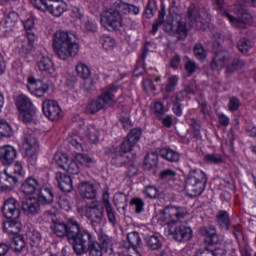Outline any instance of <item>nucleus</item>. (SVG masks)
I'll return each instance as SVG.
<instances>
[{
	"instance_id": "1",
	"label": "nucleus",
	"mask_w": 256,
	"mask_h": 256,
	"mask_svg": "<svg viewBox=\"0 0 256 256\" xmlns=\"http://www.w3.org/2000/svg\"><path fill=\"white\" fill-rule=\"evenodd\" d=\"M189 215L186 207L183 206H166L158 215V221L162 225H168L170 235H173L174 239L179 242L190 241L193 237V230L191 227L179 224L178 221L185 219Z\"/></svg>"
},
{
	"instance_id": "2",
	"label": "nucleus",
	"mask_w": 256,
	"mask_h": 256,
	"mask_svg": "<svg viewBox=\"0 0 256 256\" xmlns=\"http://www.w3.org/2000/svg\"><path fill=\"white\" fill-rule=\"evenodd\" d=\"M55 217H57V211L53 210H46L42 215V218L48 223L51 221L50 229L54 235H56V237H60L61 239L67 237L69 243L72 245V247H74L85 230L81 229L79 222L73 218H70L65 222L62 219Z\"/></svg>"
},
{
	"instance_id": "3",
	"label": "nucleus",
	"mask_w": 256,
	"mask_h": 256,
	"mask_svg": "<svg viewBox=\"0 0 256 256\" xmlns=\"http://www.w3.org/2000/svg\"><path fill=\"white\" fill-rule=\"evenodd\" d=\"M183 17L179 14H176L172 17L170 22L165 24V31L167 33H177L178 39L183 40L187 37L189 28L195 27L196 29H203V17L199 12V8L195 5H191L188 8V26L185 23H182Z\"/></svg>"
},
{
	"instance_id": "4",
	"label": "nucleus",
	"mask_w": 256,
	"mask_h": 256,
	"mask_svg": "<svg viewBox=\"0 0 256 256\" xmlns=\"http://www.w3.org/2000/svg\"><path fill=\"white\" fill-rule=\"evenodd\" d=\"M2 213L6 219L3 223V231L8 235H19L21 231V209H19V202L15 198H8L2 206Z\"/></svg>"
},
{
	"instance_id": "5",
	"label": "nucleus",
	"mask_w": 256,
	"mask_h": 256,
	"mask_svg": "<svg viewBox=\"0 0 256 256\" xmlns=\"http://www.w3.org/2000/svg\"><path fill=\"white\" fill-rule=\"evenodd\" d=\"M54 51L59 59L67 61L70 57H77L79 44L73 41L68 32H57L53 40Z\"/></svg>"
},
{
	"instance_id": "6",
	"label": "nucleus",
	"mask_w": 256,
	"mask_h": 256,
	"mask_svg": "<svg viewBox=\"0 0 256 256\" xmlns=\"http://www.w3.org/2000/svg\"><path fill=\"white\" fill-rule=\"evenodd\" d=\"M73 250L76 255L89 253V256H103L101 244L93 240V235L87 230H84L83 233L80 234V239L74 244Z\"/></svg>"
},
{
	"instance_id": "7",
	"label": "nucleus",
	"mask_w": 256,
	"mask_h": 256,
	"mask_svg": "<svg viewBox=\"0 0 256 256\" xmlns=\"http://www.w3.org/2000/svg\"><path fill=\"white\" fill-rule=\"evenodd\" d=\"M77 211L80 215H84V217L90 221L94 229L101 227L103 224L105 208L103 205H101V203H99V201L95 200L87 203L85 206H79Z\"/></svg>"
},
{
	"instance_id": "8",
	"label": "nucleus",
	"mask_w": 256,
	"mask_h": 256,
	"mask_svg": "<svg viewBox=\"0 0 256 256\" xmlns=\"http://www.w3.org/2000/svg\"><path fill=\"white\" fill-rule=\"evenodd\" d=\"M207 185V175L202 170L190 171L185 183V189L190 197H199L205 191Z\"/></svg>"
},
{
	"instance_id": "9",
	"label": "nucleus",
	"mask_w": 256,
	"mask_h": 256,
	"mask_svg": "<svg viewBox=\"0 0 256 256\" xmlns=\"http://www.w3.org/2000/svg\"><path fill=\"white\" fill-rule=\"evenodd\" d=\"M100 22L102 27L107 29V31H117L119 27L125 25L121 12L115 8L102 11Z\"/></svg>"
},
{
	"instance_id": "10",
	"label": "nucleus",
	"mask_w": 256,
	"mask_h": 256,
	"mask_svg": "<svg viewBox=\"0 0 256 256\" xmlns=\"http://www.w3.org/2000/svg\"><path fill=\"white\" fill-rule=\"evenodd\" d=\"M36 39L35 34L29 33V36L22 35L14 40V47L21 57L27 58L28 55H31Z\"/></svg>"
},
{
	"instance_id": "11",
	"label": "nucleus",
	"mask_w": 256,
	"mask_h": 256,
	"mask_svg": "<svg viewBox=\"0 0 256 256\" xmlns=\"http://www.w3.org/2000/svg\"><path fill=\"white\" fill-rule=\"evenodd\" d=\"M23 149L28 157V161L31 165H35L37 163V151L39 150L37 138L29 133L24 134Z\"/></svg>"
},
{
	"instance_id": "12",
	"label": "nucleus",
	"mask_w": 256,
	"mask_h": 256,
	"mask_svg": "<svg viewBox=\"0 0 256 256\" xmlns=\"http://www.w3.org/2000/svg\"><path fill=\"white\" fill-rule=\"evenodd\" d=\"M42 111L50 121H59L63 117V109L55 100H45L42 103Z\"/></svg>"
},
{
	"instance_id": "13",
	"label": "nucleus",
	"mask_w": 256,
	"mask_h": 256,
	"mask_svg": "<svg viewBox=\"0 0 256 256\" xmlns=\"http://www.w3.org/2000/svg\"><path fill=\"white\" fill-rule=\"evenodd\" d=\"M224 17L228 19L233 27L236 29H243L247 23H251V14L247 10H242L238 12V18L231 16L229 13H225Z\"/></svg>"
},
{
	"instance_id": "14",
	"label": "nucleus",
	"mask_w": 256,
	"mask_h": 256,
	"mask_svg": "<svg viewBox=\"0 0 256 256\" xmlns=\"http://www.w3.org/2000/svg\"><path fill=\"white\" fill-rule=\"evenodd\" d=\"M22 211L27 217H36L41 213V203L36 198L26 199L22 202Z\"/></svg>"
},
{
	"instance_id": "15",
	"label": "nucleus",
	"mask_w": 256,
	"mask_h": 256,
	"mask_svg": "<svg viewBox=\"0 0 256 256\" xmlns=\"http://www.w3.org/2000/svg\"><path fill=\"white\" fill-rule=\"evenodd\" d=\"M18 182L19 180L17 179V176L9 174L7 169L0 172L1 191H13V189H15V185H17Z\"/></svg>"
},
{
	"instance_id": "16",
	"label": "nucleus",
	"mask_w": 256,
	"mask_h": 256,
	"mask_svg": "<svg viewBox=\"0 0 256 256\" xmlns=\"http://www.w3.org/2000/svg\"><path fill=\"white\" fill-rule=\"evenodd\" d=\"M17 159V150L11 145L0 147V162L2 165H11Z\"/></svg>"
},
{
	"instance_id": "17",
	"label": "nucleus",
	"mask_w": 256,
	"mask_h": 256,
	"mask_svg": "<svg viewBox=\"0 0 256 256\" xmlns=\"http://www.w3.org/2000/svg\"><path fill=\"white\" fill-rule=\"evenodd\" d=\"M28 91L35 95L36 97H43L47 91H49V86L47 84H43V82L39 80H35L34 78H28Z\"/></svg>"
},
{
	"instance_id": "18",
	"label": "nucleus",
	"mask_w": 256,
	"mask_h": 256,
	"mask_svg": "<svg viewBox=\"0 0 256 256\" xmlns=\"http://www.w3.org/2000/svg\"><path fill=\"white\" fill-rule=\"evenodd\" d=\"M37 67L44 75H55V64L47 55H41L39 57Z\"/></svg>"
},
{
	"instance_id": "19",
	"label": "nucleus",
	"mask_w": 256,
	"mask_h": 256,
	"mask_svg": "<svg viewBox=\"0 0 256 256\" xmlns=\"http://www.w3.org/2000/svg\"><path fill=\"white\" fill-rule=\"evenodd\" d=\"M200 234L205 237V242L208 245H217L219 242V234H217V228L215 226H205L200 228Z\"/></svg>"
},
{
	"instance_id": "20",
	"label": "nucleus",
	"mask_w": 256,
	"mask_h": 256,
	"mask_svg": "<svg viewBox=\"0 0 256 256\" xmlns=\"http://www.w3.org/2000/svg\"><path fill=\"white\" fill-rule=\"evenodd\" d=\"M39 189H41V184L38 179L33 177H28L21 185V191L24 195H34Z\"/></svg>"
},
{
	"instance_id": "21",
	"label": "nucleus",
	"mask_w": 256,
	"mask_h": 256,
	"mask_svg": "<svg viewBox=\"0 0 256 256\" xmlns=\"http://www.w3.org/2000/svg\"><path fill=\"white\" fill-rule=\"evenodd\" d=\"M56 181L58 182L59 188L64 193H71L73 191V179L67 174L56 172Z\"/></svg>"
},
{
	"instance_id": "22",
	"label": "nucleus",
	"mask_w": 256,
	"mask_h": 256,
	"mask_svg": "<svg viewBox=\"0 0 256 256\" xmlns=\"http://www.w3.org/2000/svg\"><path fill=\"white\" fill-rule=\"evenodd\" d=\"M78 193L84 199H95L97 197V190H95V185L91 182H82L78 186Z\"/></svg>"
},
{
	"instance_id": "23",
	"label": "nucleus",
	"mask_w": 256,
	"mask_h": 256,
	"mask_svg": "<svg viewBox=\"0 0 256 256\" xmlns=\"http://www.w3.org/2000/svg\"><path fill=\"white\" fill-rule=\"evenodd\" d=\"M17 21H19V14L15 11H11L5 14L1 21V26L6 29V31L11 32L15 29Z\"/></svg>"
},
{
	"instance_id": "24",
	"label": "nucleus",
	"mask_w": 256,
	"mask_h": 256,
	"mask_svg": "<svg viewBox=\"0 0 256 256\" xmlns=\"http://www.w3.org/2000/svg\"><path fill=\"white\" fill-rule=\"evenodd\" d=\"M118 89L117 86H111L98 97V101H100L102 107L113 105V103H115V93H117Z\"/></svg>"
},
{
	"instance_id": "25",
	"label": "nucleus",
	"mask_w": 256,
	"mask_h": 256,
	"mask_svg": "<svg viewBox=\"0 0 256 256\" xmlns=\"http://www.w3.org/2000/svg\"><path fill=\"white\" fill-rule=\"evenodd\" d=\"M38 202L43 205H51L53 203V199H55V195L53 194V190L47 187H41L38 190Z\"/></svg>"
},
{
	"instance_id": "26",
	"label": "nucleus",
	"mask_w": 256,
	"mask_h": 256,
	"mask_svg": "<svg viewBox=\"0 0 256 256\" xmlns=\"http://www.w3.org/2000/svg\"><path fill=\"white\" fill-rule=\"evenodd\" d=\"M216 221L222 231H229V229H231V217L229 216V212L220 210L216 215Z\"/></svg>"
},
{
	"instance_id": "27",
	"label": "nucleus",
	"mask_w": 256,
	"mask_h": 256,
	"mask_svg": "<svg viewBox=\"0 0 256 256\" xmlns=\"http://www.w3.org/2000/svg\"><path fill=\"white\" fill-rule=\"evenodd\" d=\"M227 59V53H225L224 51L217 52L211 62V69H213V71H221V69L225 67Z\"/></svg>"
},
{
	"instance_id": "28",
	"label": "nucleus",
	"mask_w": 256,
	"mask_h": 256,
	"mask_svg": "<svg viewBox=\"0 0 256 256\" xmlns=\"http://www.w3.org/2000/svg\"><path fill=\"white\" fill-rule=\"evenodd\" d=\"M16 107L19 112L27 111L29 109H35V106H33V102L25 94H20L16 98Z\"/></svg>"
},
{
	"instance_id": "29",
	"label": "nucleus",
	"mask_w": 256,
	"mask_h": 256,
	"mask_svg": "<svg viewBox=\"0 0 256 256\" xmlns=\"http://www.w3.org/2000/svg\"><path fill=\"white\" fill-rule=\"evenodd\" d=\"M160 157L169 161V163H177L179 159H181V155H179L177 151L169 148L160 150Z\"/></svg>"
},
{
	"instance_id": "30",
	"label": "nucleus",
	"mask_w": 256,
	"mask_h": 256,
	"mask_svg": "<svg viewBox=\"0 0 256 256\" xmlns=\"http://www.w3.org/2000/svg\"><path fill=\"white\" fill-rule=\"evenodd\" d=\"M159 163V155L155 152H150L144 159V169L151 171V169H156Z\"/></svg>"
},
{
	"instance_id": "31",
	"label": "nucleus",
	"mask_w": 256,
	"mask_h": 256,
	"mask_svg": "<svg viewBox=\"0 0 256 256\" xmlns=\"http://www.w3.org/2000/svg\"><path fill=\"white\" fill-rule=\"evenodd\" d=\"M37 115L35 108H30L28 110H21L19 112V120L23 123H33L35 121V117Z\"/></svg>"
},
{
	"instance_id": "32",
	"label": "nucleus",
	"mask_w": 256,
	"mask_h": 256,
	"mask_svg": "<svg viewBox=\"0 0 256 256\" xmlns=\"http://www.w3.org/2000/svg\"><path fill=\"white\" fill-rule=\"evenodd\" d=\"M145 243L147 247L151 249V251H159V249L163 247V242L155 235L146 236Z\"/></svg>"
},
{
	"instance_id": "33",
	"label": "nucleus",
	"mask_w": 256,
	"mask_h": 256,
	"mask_svg": "<svg viewBox=\"0 0 256 256\" xmlns=\"http://www.w3.org/2000/svg\"><path fill=\"white\" fill-rule=\"evenodd\" d=\"M74 158L80 167H92V165H95V160L88 154L78 153Z\"/></svg>"
},
{
	"instance_id": "34",
	"label": "nucleus",
	"mask_w": 256,
	"mask_h": 256,
	"mask_svg": "<svg viewBox=\"0 0 256 256\" xmlns=\"http://www.w3.org/2000/svg\"><path fill=\"white\" fill-rule=\"evenodd\" d=\"M111 163L115 165V167H123V165L129 163V157L119 150L117 153L113 154Z\"/></svg>"
},
{
	"instance_id": "35",
	"label": "nucleus",
	"mask_w": 256,
	"mask_h": 256,
	"mask_svg": "<svg viewBox=\"0 0 256 256\" xmlns=\"http://www.w3.org/2000/svg\"><path fill=\"white\" fill-rule=\"evenodd\" d=\"M67 10V3H65L63 0L52 6L51 8H48L46 11H49L51 15L54 17H61L63 13Z\"/></svg>"
},
{
	"instance_id": "36",
	"label": "nucleus",
	"mask_w": 256,
	"mask_h": 256,
	"mask_svg": "<svg viewBox=\"0 0 256 256\" xmlns=\"http://www.w3.org/2000/svg\"><path fill=\"white\" fill-rule=\"evenodd\" d=\"M114 205L117 209H127V194L123 192H118L114 195Z\"/></svg>"
},
{
	"instance_id": "37",
	"label": "nucleus",
	"mask_w": 256,
	"mask_h": 256,
	"mask_svg": "<svg viewBox=\"0 0 256 256\" xmlns=\"http://www.w3.org/2000/svg\"><path fill=\"white\" fill-rule=\"evenodd\" d=\"M99 241L103 249H106V251H110V253H113V238L109 237V235L105 233H100Z\"/></svg>"
},
{
	"instance_id": "38",
	"label": "nucleus",
	"mask_w": 256,
	"mask_h": 256,
	"mask_svg": "<svg viewBox=\"0 0 256 256\" xmlns=\"http://www.w3.org/2000/svg\"><path fill=\"white\" fill-rule=\"evenodd\" d=\"M127 239L128 243L132 246L130 251L137 249L136 247H139L142 243L141 236H139V233L136 231L128 233Z\"/></svg>"
},
{
	"instance_id": "39",
	"label": "nucleus",
	"mask_w": 256,
	"mask_h": 256,
	"mask_svg": "<svg viewBox=\"0 0 256 256\" xmlns=\"http://www.w3.org/2000/svg\"><path fill=\"white\" fill-rule=\"evenodd\" d=\"M103 108V104L100 102L99 99L93 100L87 104L86 113H88L89 115H94V113L101 111V109Z\"/></svg>"
},
{
	"instance_id": "40",
	"label": "nucleus",
	"mask_w": 256,
	"mask_h": 256,
	"mask_svg": "<svg viewBox=\"0 0 256 256\" xmlns=\"http://www.w3.org/2000/svg\"><path fill=\"white\" fill-rule=\"evenodd\" d=\"M130 207L135 210V213H143L145 211V201L141 198H132L130 201Z\"/></svg>"
},
{
	"instance_id": "41",
	"label": "nucleus",
	"mask_w": 256,
	"mask_h": 256,
	"mask_svg": "<svg viewBox=\"0 0 256 256\" xmlns=\"http://www.w3.org/2000/svg\"><path fill=\"white\" fill-rule=\"evenodd\" d=\"M76 72L78 77H81L82 79H89L91 75V71L89 70V67H87L84 63L79 62L76 65Z\"/></svg>"
},
{
	"instance_id": "42",
	"label": "nucleus",
	"mask_w": 256,
	"mask_h": 256,
	"mask_svg": "<svg viewBox=\"0 0 256 256\" xmlns=\"http://www.w3.org/2000/svg\"><path fill=\"white\" fill-rule=\"evenodd\" d=\"M141 135H142L141 128H134L128 133V135L126 136V139L130 141V143L137 145V143H139V139H141Z\"/></svg>"
},
{
	"instance_id": "43",
	"label": "nucleus",
	"mask_w": 256,
	"mask_h": 256,
	"mask_svg": "<svg viewBox=\"0 0 256 256\" xmlns=\"http://www.w3.org/2000/svg\"><path fill=\"white\" fill-rule=\"evenodd\" d=\"M68 141L73 147L78 149V151H85V148L83 147V139L81 136L77 134H72L69 136Z\"/></svg>"
},
{
	"instance_id": "44",
	"label": "nucleus",
	"mask_w": 256,
	"mask_h": 256,
	"mask_svg": "<svg viewBox=\"0 0 256 256\" xmlns=\"http://www.w3.org/2000/svg\"><path fill=\"white\" fill-rule=\"evenodd\" d=\"M22 23L26 31V36H29V33L35 35V18H33V16H29L26 20H22Z\"/></svg>"
},
{
	"instance_id": "45",
	"label": "nucleus",
	"mask_w": 256,
	"mask_h": 256,
	"mask_svg": "<svg viewBox=\"0 0 256 256\" xmlns=\"http://www.w3.org/2000/svg\"><path fill=\"white\" fill-rule=\"evenodd\" d=\"M13 135V128L5 120H0V137H11Z\"/></svg>"
},
{
	"instance_id": "46",
	"label": "nucleus",
	"mask_w": 256,
	"mask_h": 256,
	"mask_svg": "<svg viewBox=\"0 0 256 256\" xmlns=\"http://www.w3.org/2000/svg\"><path fill=\"white\" fill-rule=\"evenodd\" d=\"M100 43L106 51H111L115 47V39L107 35L101 36Z\"/></svg>"
},
{
	"instance_id": "47",
	"label": "nucleus",
	"mask_w": 256,
	"mask_h": 256,
	"mask_svg": "<svg viewBox=\"0 0 256 256\" xmlns=\"http://www.w3.org/2000/svg\"><path fill=\"white\" fill-rule=\"evenodd\" d=\"M204 161L205 163H210L212 165H221V163H223V156L215 153L207 154L204 157Z\"/></svg>"
},
{
	"instance_id": "48",
	"label": "nucleus",
	"mask_w": 256,
	"mask_h": 256,
	"mask_svg": "<svg viewBox=\"0 0 256 256\" xmlns=\"http://www.w3.org/2000/svg\"><path fill=\"white\" fill-rule=\"evenodd\" d=\"M11 247L16 253H21L25 247V240L21 236H16L11 242Z\"/></svg>"
},
{
	"instance_id": "49",
	"label": "nucleus",
	"mask_w": 256,
	"mask_h": 256,
	"mask_svg": "<svg viewBox=\"0 0 256 256\" xmlns=\"http://www.w3.org/2000/svg\"><path fill=\"white\" fill-rule=\"evenodd\" d=\"M65 171H67V173H69L70 175H79V172L81 171V165L78 164L74 158V160H71L66 166Z\"/></svg>"
},
{
	"instance_id": "50",
	"label": "nucleus",
	"mask_w": 256,
	"mask_h": 256,
	"mask_svg": "<svg viewBox=\"0 0 256 256\" xmlns=\"http://www.w3.org/2000/svg\"><path fill=\"white\" fill-rule=\"evenodd\" d=\"M55 162L60 169H64V171L67 169V165L69 163V158H67V155L65 154H57L55 155Z\"/></svg>"
},
{
	"instance_id": "51",
	"label": "nucleus",
	"mask_w": 256,
	"mask_h": 256,
	"mask_svg": "<svg viewBox=\"0 0 256 256\" xmlns=\"http://www.w3.org/2000/svg\"><path fill=\"white\" fill-rule=\"evenodd\" d=\"M10 169L17 177H25V169L23 168V162H15L14 165L10 167Z\"/></svg>"
},
{
	"instance_id": "52",
	"label": "nucleus",
	"mask_w": 256,
	"mask_h": 256,
	"mask_svg": "<svg viewBox=\"0 0 256 256\" xmlns=\"http://www.w3.org/2000/svg\"><path fill=\"white\" fill-rule=\"evenodd\" d=\"M179 83V76L173 75L168 78V84L165 87L167 93L175 91V86Z\"/></svg>"
},
{
	"instance_id": "53",
	"label": "nucleus",
	"mask_w": 256,
	"mask_h": 256,
	"mask_svg": "<svg viewBox=\"0 0 256 256\" xmlns=\"http://www.w3.org/2000/svg\"><path fill=\"white\" fill-rule=\"evenodd\" d=\"M130 5L131 4H127L121 0H118L114 4V7H115L114 9H116V11H119V13H124V15H129Z\"/></svg>"
},
{
	"instance_id": "54",
	"label": "nucleus",
	"mask_w": 256,
	"mask_h": 256,
	"mask_svg": "<svg viewBox=\"0 0 256 256\" xmlns=\"http://www.w3.org/2000/svg\"><path fill=\"white\" fill-rule=\"evenodd\" d=\"M237 48L240 53H247L251 49V41L247 40V38H242L238 41Z\"/></svg>"
},
{
	"instance_id": "55",
	"label": "nucleus",
	"mask_w": 256,
	"mask_h": 256,
	"mask_svg": "<svg viewBox=\"0 0 256 256\" xmlns=\"http://www.w3.org/2000/svg\"><path fill=\"white\" fill-rule=\"evenodd\" d=\"M134 147V143L130 142V140H128L127 138H124L123 142L120 145V151L121 153H125L127 155V153H131V151H133Z\"/></svg>"
},
{
	"instance_id": "56",
	"label": "nucleus",
	"mask_w": 256,
	"mask_h": 256,
	"mask_svg": "<svg viewBox=\"0 0 256 256\" xmlns=\"http://www.w3.org/2000/svg\"><path fill=\"white\" fill-rule=\"evenodd\" d=\"M144 193L146 197H149L150 199H157V197L159 196V190L153 185L146 186L144 189Z\"/></svg>"
},
{
	"instance_id": "57",
	"label": "nucleus",
	"mask_w": 256,
	"mask_h": 256,
	"mask_svg": "<svg viewBox=\"0 0 256 256\" xmlns=\"http://www.w3.org/2000/svg\"><path fill=\"white\" fill-rule=\"evenodd\" d=\"M194 54L197 59L203 60L207 57V51L203 47V44H196L194 46Z\"/></svg>"
},
{
	"instance_id": "58",
	"label": "nucleus",
	"mask_w": 256,
	"mask_h": 256,
	"mask_svg": "<svg viewBox=\"0 0 256 256\" xmlns=\"http://www.w3.org/2000/svg\"><path fill=\"white\" fill-rule=\"evenodd\" d=\"M242 67H245L244 60L237 59L234 60L231 65L227 66L226 71L228 73H233V71H237V69H241Z\"/></svg>"
},
{
	"instance_id": "59",
	"label": "nucleus",
	"mask_w": 256,
	"mask_h": 256,
	"mask_svg": "<svg viewBox=\"0 0 256 256\" xmlns=\"http://www.w3.org/2000/svg\"><path fill=\"white\" fill-rule=\"evenodd\" d=\"M177 175V172L173 169H165L160 172V179L162 181H169Z\"/></svg>"
},
{
	"instance_id": "60",
	"label": "nucleus",
	"mask_w": 256,
	"mask_h": 256,
	"mask_svg": "<svg viewBox=\"0 0 256 256\" xmlns=\"http://www.w3.org/2000/svg\"><path fill=\"white\" fill-rule=\"evenodd\" d=\"M105 209L109 223H111L112 225H117V214L115 213V209H113V206H107V208Z\"/></svg>"
},
{
	"instance_id": "61",
	"label": "nucleus",
	"mask_w": 256,
	"mask_h": 256,
	"mask_svg": "<svg viewBox=\"0 0 256 256\" xmlns=\"http://www.w3.org/2000/svg\"><path fill=\"white\" fill-rule=\"evenodd\" d=\"M181 99L183 98L177 95L176 102L173 104V112L175 113V115H177V117H181L183 115V108L181 107V103H179Z\"/></svg>"
},
{
	"instance_id": "62",
	"label": "nucleus",
	"mask_w": 256,
	"mask_h": 256,
	"mask_svg": "<svg viewBox=\"0 0 256 256\" xmlns=\"http://www.w3.org/2000/svg\"><path fill=\"white\" fill-rule=\"evenodd\" d=\"M241 105V102L239 101V98L232 97L229 100L228 109L229 111H237Z\"/></svg>"
},
{
	"instance_id": "63",
	"label": "nucleus",
	"mask_w": 256,
	"mask_h": 256,
	"mask_svg": "<svg viewBox=\"0 0 256 256\" xmlns=\"http://www.w3.org/2000/svg\"><path fill=\"white\" fill-rule=\"evenodd\" d=\"M30 241L32 247H38L39 243H41V234L39 232L32 233Z\"/></svg>"
},
{
	"instance_id": "64",
	"label": "nucleus",
	"mask_w": 256,
	"mask_h": 256,
	"mask_svg": "<svg viewBox=\"0 0 256 256\" xmlns=\"http://www.w3.org/2000/svg\"><path fill=\"white\" fill-rule=\"evenodd\" d=\"M196 256H213V252L209 247H204L196 252Z\"/></svg>"
}]
</instances>
